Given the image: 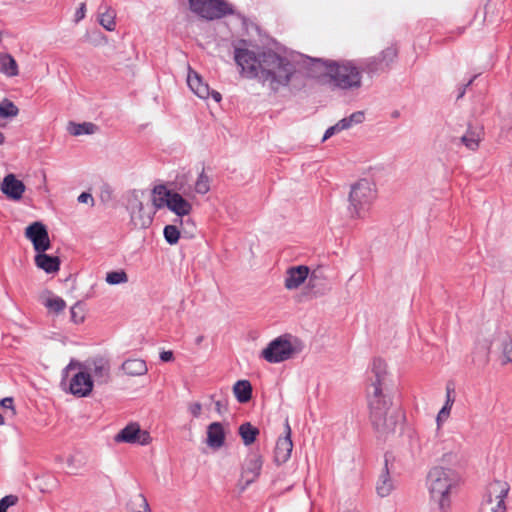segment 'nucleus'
I'll return each mask as SVG.
<instances>
[{"label":"nucleus","instance_id":"1","mask_svg":"<svg viewBox=\"0 0 512 512\" xmlns=\"http://www.w3.org/2000/svg\"><path fill=\"white\" fill-rule=\"evenodd\" d=\"M234 59L245 77L258 79L273 92L287 86L297 73L295 65L289 59L273 50L256 54L247 48H235Z\"/></svg>","mask_w":512,"mask_h":512},{"label":"nucleus","instance_id":"2","mask_svg":"<svg viewBox=\"0 0 512 512\" xmlns=\"http://www.w3.org/2000/svg\"><path fill=\"white\" fill-rule=\"evenodd\" d=\"M367 387V401L371 424L379 437L395 432L398 414L392 410V400L385 392L387 389L386 363L381 358L372 362Z\"/></svg>","mask_w":512,"mask_h":512},{"label":"nucleus","instance_id":"3","mask_svg":"<svg viewBox=\"0 0 512 512\" xmlns=\"http://www.w3.org/2000/svg\"><path fill=\"white\" fill-rule=\"evenodd\" d=\"M305 64L309 77L326 74L329 76L331 83L342 90L361 87V71L350 61L338 63L333 60L307 57Z\"/></svg>","mask_w":512,"mask_h":512},{"label":"nucleus","instance_id":"4","mask_svg":"<svg viewBox=\"0 0 512 512\" xmlns=\"http://www.w3.org/2000/svg\"><path fill=\"white\" fill-rule=\"evenodd\" d=\"M459 482V475L451 468L433 467L427 475V485L431 498L438 502L441 510L449 505V493Z\"/></svg>","mask_w":512,"mask_h":512},{"label":"nucleus","instance_id":"5","mask_svg":"<svg viewBox=\"0 0 512 512\" xmlns=\"http://www.w3.org/2000/svg\"><path fill=\"white\" fill-rule=\"evenodd\" d=\"M376 199L375 185L367 179H361L351 186L348 212L351 218L363 219L369 213Z\"/></svg>","mask_w":512,"mask_h":512},{"label":"nucleus","instance_id":"6","mask_svg":"<svg viewBox=\"0 0 512 512\" xmlns=\"http://www.w3.org/2000/svg\"><path fill=\"white\" fill-rule=\"evenodd\" d=\"M302 350L301 342L289 334L272 340L261 352V357L269 363H280L291 359Z\"/></svg>","mask_w":512,"mask_h":512},{"label":"nucleus","instance_id":"7","mask_svg":"<svg viewBox=\"0 0 512 512\" xmlns=\"http://www.w3.org/2000/svg\"><path fill=\"white\" fill-rule=\"evenodd\" d=\"M153 205L156 209L167 207L170 211L179 217L189 215L192 211V204L187 201L180 193L174 192L160 184L153 188Z\"/></svg>","mask_w":512,"mask_h":512},{"label":"nucleus","instance_id":"8","mask_svg":"<svg viewBox=\"0 0 512 512\" xmlns=\"http://www.w3.org/2000/svg\"><path fill=\"white\" fill-rule=\"evenodd\" d=\"M192 13L207 21L222 19L235 14L227 0H187Z\"/></svg>","mask_w":512,"mask_h":512},{"label":"nucleus","instance_id":"9","mask_svg":"<svg viewBox=\"0 0 512 512\" xmlns=\"http://www.w3.org/2000/svg\"><path fill=\"white\" fill-rule=\"evenodd\" d=\"M82 366H84V368L86 369L85 372H89L90 375L92 374L99 384H106L109 382L110 363L108 359L102 356L90 358L84 363V365L74 360H71V362L64 369V373L67 375L69 370L74 369L75 367Z\"/></svg>","mask_w":512,"mask_h":512},{"label":"nucleus","instance_id":"10","mask_svg":"<svg viewBox=\"0 0 512 512\" xmlns=\"http://www.w3.org/2000/svg\"><path fill=\"white\" fill-rule=\"evenodd\" d=\"M262 466L263 458L259 451L251 450L242 465L241 478L245 482L241 488L242 491L257 480L260 476Z\"/></svg>","mask_w":512,"mask_h":512},{"label":"nucleus","instance_id":"11","mask_svg":"<svg viewBox=\"0 0 512 512\" xmlns=\"http://www.w3.org/2000/svg\"><path fill=\"white\" fill-rule=\"evenodd\" d=\"M25 236L32 242L36 252H45L51 247L47 227L40 221L27 226Z\"/></svg>","mask_w":512,"mask_h":512},{"label":"nucleus","instance_id":"12","mask_svg":"<svg viewBox=\"0 0 512 512\" xmlns=\"http://www.w3.org/2000/svg\"><path fill=\"white\" fill-rule=\"evenodd\" d=\"M114 439L117 443H137L140 445H147L151 442L149 432L141 430L138 423L128 424L120 430Z\"/></svg>","mask_w":512,"mask_h":512},{"label":"nucleus","instance_id":"13","mask_svg":"<svg viewBox=\"0 0 512 512\" xmlns=\"http://www.w3.org/2000/svg\"><path fill=\"white\" fill-rule=\"evenodd\" d=\"M292 449L293 442L291 439V427L288 419H286L284 424V436L279 437L276 442L274 450V462L277 465L286 463L290 459Z\"/></svg>","mask_w":512,"mask_h":512},{"label":"nucleus","instance_id":"14","mask_svg":"<svg viewBox=\"0 0 512 512\" xmlns=\"http://www.w3.org/2000/svg\"><path fill=\"white\" fill-rule=\"evenodd\" d=\"M484 137V128L482 125L468 124L464 135L459 138H453L452 143L456 146L462 144L470 151L478 150L480 142Z\"/></svg>","mask_w":512,"mask_h":512},{"label":"nucleus","instance_id":"15","mask_svg":"<svg viewBox=\"0 0 512 512\" xmlns=\"http://www.w3.org/2000/svg\"><path fill=\"white\" fill-rule=\"evenodd\" d=\"M93 389V379L89 372L79 371L73 375L69 385L71 394L77 397L88 396Z\"/></svg>","mask_w":512,"mask_h":512},{"label":"nucleus","instance_id":"16","mask_svg":"<svg viewBox=\"0 0 512 512\" xmlns=\"http://www.w3.org/2000/svg\"><path fill=\"white\" fill-rule=\"evenodd\" d=\"M0 189L8 199L19 201L23 197L26 186L21 180L17 179L15 174L9 173L4 176Z\"/></svg>","mask_w":512,"mask_h":512},{"label":"nucleus","instance_id":"17","mask_svg":"<svg viewBox=\"0 0 512 512\" xmlns=\"http://www.w3.org/2000/svg\"><path fill=\"white\" fill-rule=\"evenodd\" d=\"M392 455L385 453L384 466L376 483V492L380 497H387L394 490V482L390 475L389 461Z\"/></svg>","mask_w":512,"mask_h":512},{"label":"nucleus","instance_id":"18","mask_svg":"<svg viewBox=\"0 0 512 512\" xmlns=\"http://www.w3.org/2000/svg\"><path fill=\"white\" fill-rule=\"evenodd\" d=\"M309 268L305 265L293 266L287 269L284 286L288 290L299 288L308 278Z\"/></svg>","mask_w":512,"mask_h":512},{"label":"nucleus","instance_id":"19","mask_svg":"<svg viewBox=\"0 0 512 512\" xmlns=\"http://www.w3.org/2000/svg\"><path fill=\"white\" fill-rule=\"evenodd\" d=\"M509 489L510 487L507 482L494 480L487 485L482 502H505Z\"/></svg>","mask_w":512,"mask_h":512},{"label":"nucleus","instance_id":"20","mask_svg":"<svg viewBox=\"0 0 512 512\" xmlns=\"http://www.w3.org/2000/svg\"><path fill=\"white\" fill-rule=\"evenodd\" d=\"M187 84L189 88L202 99H207L210 97V88L207 83H205L202 77L195 71L189 69L187 76Z\"/></svg>","mask_w":512,"mask_h":512},{"label":"nucleus","instance_id":"21","mask_svg":"<svg viewBox=\"0 0 512 512\" xmlns=\"http://www.w3.org/2000/svg\"><path fill=\"white\" fill-rule=\"evenodd\" d=\"M35 264L48 274L56 273L60 269V259L57 256L46 254L45 252H37L35 256Z\"/></svg>","mask_w":512,"mask_h":512},{"label":"nucleus","instance_id":"22","mask_svg":"<svg viewBox=\"0 0 512 512\" xmlns=\"http://www.w3.org/2000/svg\"><path fill=\"white\" fill-rule=\"evenodd\" d=\"M225 442V432L220 422H213L207 427V444L211 448H220Z\"/></svg>","mask_w":512,"mask_h":512},{"label":"nucleus","instance_id":"23","mask_svg":"<svg viewBox=\"0 0 512 512\" xmlns=\"http://www.w3.org/2000/svg\"><path fill=\"white\" fill-rule=\"evenodd\" d=\"M359 70L368 74L369 76H373L375 74H379L387 70L379 56H373L366 58L360 62Z\"/></svg>","mask_w":512,"mask_h":512},{"label":"nucleus","instance_id":"24","mask_svg":"<svg viewBox=\"0 0 512 512\" xmlns=\"http://www.w3.org/2000/svg\"><path fill=\"white\" fill-rule=\"evenodd\" d=\"M0 72L7 77H15L19 74L16 60L7 52L0 53Z\"/></svg>","mask_w":512,"mask_h":512},{"label":"nucleus","instance_id":"25","mask_svg":"<svg viewBox=\"0 0 512 512\" xmlns=\"http://www.w3.org/2000/svg\"><path fill=\"white\" fill-rule=\"evenodd\" d=\"M233 393L239 403H247L252 398V385L248 380H238L233 386Z\"/></svg>","mask_w":512,"mask_h":512},{"label":"nucleus","instance_id":"26","mask_svg":"<svg viewBox=\"0 0 512 512\" xmlns=\"http://www.w3.org/2000/svg\"><path fill=\"white\" fill-rule=\"evenodd\" d=\"M121 368L129 376H141L147 372L146 362L141 359H127Z\"/></svg>","mask_w":512,"mask_h":512},{"label":"nucleus","instance_id":"27","mask_svg":"<svg viewBox=\"0 0 512 512\" xmlns=\"http://www.w3.org/2000/svg\"><path fill=\"white\" fill-rule=\"evenodd\" d=\"M259 433V429L253 426L250 422H244L238 428V434L245 446L252 445L256 441Z\"/></svg>","mask_w":512,"mask_h":512},{"label":"nucleus","instance_id":"28","mask_svg":"<svg viewBox=\"0 0 512 512\" xmlns=\"http://www.w3.org/2000/svg\"><path fill=\"white\" fill-rule=\"evenodd\" d=\"M153 217L151 213L144 211V205L130 214V222L134 228H147L151 225Z\"/></svg>","mask_w":512,"mask_h":512},{"label":"nucleus","instance_id":"29","mask_svg":"<svg viewBox=\"0 0 512 512\" xmlns=\"http://www.w3.org/2000/svg\"><path fill=\"white\" fill-rule=\"evenodd\" d=\"M115 11L106 5H101L99 8V24L107 31L115 30Z\"/></svg>","mask_w":512,"mask_h":512},{"label":"nucleus","instance_id":"30","mask_svg":"<svg viewBox=\"0 0 512 512\" xmlns=\"http://www.w3.org/2000/svg\"><path fill=\"white\" fill-rule=\"evenodd\" d=\"M98 127L91 122H83V123H69V132L74 136L80 135H90L95 133Z\"/></svg>","mask_w":512,"mask_h":512},{"label":"nucleus","instance_id":"31","mask_svg":"<svg viewBox=\"0 0 512 512\" xmlns=\"http://www.w3.org/2000/svg\"><path fill=\"white\" fill-rule=\"evenodd\" d=\"M127 507L131 512H151L146 497L139 493L135 495L128 503Z\"/></svg>","mask_w":512,"mask_h":512},{"label":"nucleus","instance_id":"32","mask_svg":"<svg viewBox=\"0 0 512 512\" xmlns=\"http://www.w3.org/2000/svg\"><path fill=\"white\" fill-rule=\"evenodd\" d=\"M143 195V192L133 190L130 191L126 196V209L128 210L129 214L132 212H135L136 209L141 208L143 206V202L141 200V196Z\"/></svg>","mask_w":512,"mask_h":512},{"label":"nucleus","instance_id":"33","mask_svg":"<svg viewBox=\"0 0 512 512\" xmlns=\"http://www.w3.org/2000/svg\"><path fill=\"white\" fill-rule=\"evenodd\" d=\"M19 108L9 99L4 98L0 102V117L1 118H12L17 116Z\"/></svg>","mask_w":512,"mask_h":512},{"label":"nucleus","instance_id":"34","mask_svg":"<svg viewBox=\"0 0 512 512\" xmlns=\"http://www.w3.org/2000/svg\"><path fill=\"white\" fill-rule=\"evenodd\" d=\"M379 58L381 59L383 66H385L386 69L390 67V65L395 61V59L398 56V49L395 45H391L384 50H382L378 54Z\"/></svg>","mask_w":512,"mask_h":512},{"label":"nucleus","instance_id":"35","mask_svg":"<svg viewBox=\"0 0 512 512\" xmlns=\"http://www.w3.org/2000/svg\"><path fill=\"white\" fill-rule=\"evenodd\" d=\"M165 241L170 245L178 243L180 238V231L175 225H166L163 230Z\"/></svg>","mask_w":512,"mask_h":512},{"label":"nucleus","instance_id":"36","mask_svg":"<svg viewBox=\"0 0 512 512\" xmlns=\"http://www.w3.org/2000/svg\"><path fill=\"white\" fill-rule=\"evenodd\" d=\"M106 282L110 285L126 283L128 275L124 270L111 271L106 274Z\"/></svg>","mask_w":512,"mask_h":512},{"label":"nucleus","instance_id":"37","mask_svg":"<svg viewBox=\"0 0 512 512\" xmlns=\"http://www.w3.org/2000/svg\"><path fill=\"white\" fill-rule=\"evenodd\" d=\"M307 287L314 297L323 296L330 290L326 280H321V282L314 283L308 281Z\"/></svg>","mask_w":512,"mask_h":512},{"label":"nucleus","instance_id":"38","mask_svg":"<svg viewBox=\"0 0 512 512\" xmlns=\"http://www.w3.org/2000/svg\"><path fill=\"white\" fill-rule=\"evenodd\" d=\"M210 190V180L209 177L205 174L204 169L199 174L197 181L195 183V191L198 194H206Z\"/></svg>","mask_w":512,"mask_h":512},{"label":"nucleus","instance_id":"39","mask_svg":"<svg viewBox=\"0 0 512 512\" xmlns=\"http://www.w3.org/2000/svg\"><path fill=\"white\" fill-rule=\"evenodd\" d=\"M44 305L48 309L53 310L56 313H59V312L63 311L64 308L66 307L65 301L62 298L58 297V296H54L52 298H48L45 301Z\"/></svg>","mask_w":512,"mask_h":512},{"label":"nucleus","instance_id":"40","mask_svg":"<svg viewBox=\"0 0 512 512\" xmlns=\"http://www.w3.org/2000/svg\"><path fill=\"white\" fill-rule=\"evenodd\" d=\"M479 512H506L505 502H482Z\"/></svg>","mask_w":512,"mask_h":512},{"label":"nucleus","instance_id":"41","mask_svg":"<svg viewBox=\"0 0 512 512\" xmlns=\"http://www.w3.org/2000/svg\"><path fill=\"white\" fill-rule=\"evenodd\" d=\"M70 313H71V320L75 324H79L84 321L83 310L79 303H76L74 306L71 307Z\"/></svg>","mask_w":512,"mask_h":512},{"label":"nucleus","instance_id":"42","mask_svg":"<svg viewBox=\"0 0 512 512\" xmlns=\"http://www.w3.org/2000/svg\"><path fill=\"white\" fill-rule=\"evenodd\" d=\"M18 496L16 495H6L0 500V504L3 505L5 509H8L11 506H14L18 502Z\"/></svg>","mask_w":512,"mask_h":512},{"label":"nucleus","instance_id":"43","mask_svg":"<svg viewBox=\"0 0 512 512\" xmlns=\"http://www.w3.org/2000/svg\"><path fill=\"white\" fill-rule=\"evenodd\" d=\"M451 408L452 407L444 405L441 408V410L438 412V415L436 418L438 427L442 424V422H444L449 417Z\"/></svg>","mask_w":512,"mask_h":512},{"label":"nucleus","instance_id":"44","mask_svg":"<svg viewBox=\"0 0 512 512\" xmlns=\"http://www.w3.org/2000/svg\"><path fill=\"white\" fill-rule=\"evenodd\" d=\"M347 119L349 120L351 126H353L362 123L365 119V115L364 112L362 111H356L352 113L350 116H348Z\"/></svg>","mask_w":512,"mask_h":512},{"label":"nucleus","instance_id":"45","mask_svg":"<svg viewBox=\"0 0 512 512\" xmlns=\"http://www.w3.org/2000/svg\"><path fill=\"white\" fill-rule=\"evenodd\" d=\"M13 398L12 397H5L3 398L2 400H0V406L2 408H6V409H9L11 410L12 412V415H15L16 414V411H15V408H14V405H13Z\"/></svg>","mask_w":512,"mask_h":512},{"label":"nucleus","instance_id":"46","mask_svg":"<svg viewBox=\"0 0 512 512\" xmlns=\"http://www.w3.org/2000/svg\"><path fill=\"white\" fill-rule=\"evenodd\" d=\"M307 279L312 283L321 282V280H325L320 269H315L311 273L309 272V276Z\"/></svg>","mask_w":512,"mask_h":512},{"label":"nucleus","instance_id":"47","mask_svg":"<svg viewBox=\"0 0 512 512\" xmlns=\"http://www.w3.org/2000/svg\"><path fill=\"white\" fill-rule=\"evenodd\" d=\"M503 355L508 362H512V340L504 344Z\"/></svg>","mask_w":512,"mask_h":512},{"label":"nucleus","instance_id":"48","mask_svg":"<svg viewBox=\"0 0 512 512\" xmlns=\"http://www.w3.org/2000/svg\"><path fill=\"white\" fill-rule=\"evenodd\" d=\"M339 132H341V131H340L339 127L337 126V124L329 127L324 133L322 142L326 141L328 138H330L331 136H333L334 134L339 133Z\"/></svg>","mask_w":512,"mask_h":512},{"label":"nucleus","instance_id":"49","mask_svg":"<svg viewBox=\"0 0 512 512\" xmlns=\"http://www.w3.org/2000/svg\"><path fill=\"white\" fill-rule=\"evenodd\" d=\"M85 12H86V5L84 3H82L80 5V7L75 12V15H74L75 22L81 21L85 17Z\"/></svg>","mask_w":512,"mask_h":512},{"label":"nucleus","instance_id":"50","mask_svg":"<svg viewBox=\"0 0 512 512\" xmlns=\"http://www.w3.org/2000/svg\"><path fill=\"white\" fill-rule=\"evenodd\" d=\"M189 410L194 417H199L202 410V405L199 402H195L190 405Z\"/></svg>","mask_w":512,"mask_h":512},{"label":"nucleus","instance_id":"51","mask_svg":"<svg viewBox=\"0 0 512 512\" xmlns=\"http://www.w3.org/2000/svg\"><path fill=\"white\" fill-rule=\"evenodd\" d=\"M476 77V75L473 76L465 85L459 88L457 99H460L465 95L467 87H469L473 83Z\"/></svg>","mask_w":512,"mask_h":512},{"label":"nucleus","instance_id":"52","mask_svg":"<svg viewBox=\"0 0 512 512\" xmlns=\"http://www.w3.org/2000/svg\"><path fill=\"white\" fill-rule=\"evenodd\" d=\"M453 391L454 390L449 385L446 387V402L444 405L452 407L454 403V398L451 396V393Z\"/></svg>","mask_w":512,"mask_h":512},{"label":"nucleus","instance_id":"53","mask_svg":"<svg viewBox=\"0 0 512 512\" xmlns=\"http://www.w3.org/2000/svg\"><path fill=\"white\" fill-rule=\"evenodd\" d=\"M215 410L219 413V414H222L223 412L227 411V405L224 401L222 400H216L215 401Z\"/></svg>","mask_w":512,"mask_h":512},{"label":"nucleus","instance_id":"54","mask_svg":"<svg viewBox=\"0 0 512 512\" xmlns=\"http://www.w3.org/2000/svg\"><path fill=\"white\" fill-rule=\"evenodd\" d=\"M160 359L163 361V362H169V361H172L174 359V355H173V352L172 351H162L160 353Z\"/></svg>","mask_w":512,"mask_h":512},{"label":"nucleus","instance_id":"55","mask_svg":"<svg viewBox=\"0 0 512 512\" xmlns=\"http://www.w3.org/2000/svg\"><path fill=\"white\" fill-rule=\"evenodd\" d=\"M336 124L339 127L340 131H343V130H346V129H349L350 127H352L351 124L349 123V120L347 119V117L339 120Z\"/></svg>","mask_w":512,"mask_h":512},{"label":"nucleus","instance_id":"56","mask_svg":"<svg viewBox=\"0 0 512 512\" xmlns=\"http://www.w3.org/2000/svg\"><path fill=\"white\" fill-rule=\"evenodd\" d=\"M88 200H91L92 202L94 201L93 200V197L90 193H87V192H82L79 196H78V201L80 203H87Z\"/></svg>","mask_w":512,"mask_h":512},{"label":"nucleus","instance_id":"57","mask_svg":"<svg viewBox=\"0 0 512 512\" xmlns=\"http://www.w3.org/2000/svg\"><path fill=\"white\" fill-rule=\"evenodd\" d=\"M210 96L216 101L220 102L222 99L221 94L218 91L210 90Z\"/></svg>","mask_w":512,"mask_h":512},{"label":"nucleus","instance_id":"58","mask_svg":"<svg viewBox=\"0 0 512 512\" xmlns=\"http://www.w3.org/2000/svg\"><path fill=\"white\" fill-rule=\"evenodd\" d=\"M5 141V136L2 132H0V145H2Z\"/></svg>","mask_w":512,"mask_h":512},{"label":"nucleus","instance_id":"59","mask_svg":"<svg viewBox=\"0 0 512 512\" xmlns=\"http://www.w3.org/2000/svg\"><path fill=\"white\" fill-rule=\"evenodd\" d=\"M5 424V418L4 416L0 413V425H4Z\"/></svg>","mask_w":512,"mask_h":512},{"label":"nucleus","instance_id":"60","mask_svg":"<svg viewBox=\"0 0 512 512\" xmlns=\"http://www.w3.org/2000/svg\"><path fill=\"white\" fill-rule=\"evenodd\" d=\"M0 512H7V509L3 507V505L0 504Z\"/></svg>","mask_w":512,"mask_h":512},{"label":"nucleus","instance_id":"61","mask_svg":"<svg viewBox=\"0 0 512 512\" xmlns=\"http://www.w3.org/2000/svg\"><path fill=\"white\" fill-rule=\"evenodd\" d=\"M202 339H203V337H202V336L198 337V338H197V343H200V342L202 341Z\"/></svg>","mask_w":512,"mask_h":512},{"label":"nucleus","instance_id":"62","mask_svg":"<svg viewBox=\"0 0 512 512\" xmlns=\"http://www.w3.org/2000/svg\"><path fill=\"white\" fill-rule=\"evenodd\" d=\"M104 197H110V194H104V195L102 194L101 198H104Z\"/></svg>","mask_w":512,"mask_h":512},{"label":"nucleus","instance_id":"63","mask_svg":"<svg viewBox=\"0 0 512 512\" xmlns=\"http://www.w3.org/2000/svg\"><path fill=\"white\" fill-rule=\"evenodd\" d=\"M104 197H110V194H104V195L102 194L101 198H104Z\"/></svg>","mask_w":512,"mask_h":512},{"label":"nucleus","instance_id":"64","mask_svg":"<svg viewBox=\"0 0 512 512\" xmlns=\"http://www.w3.org/2000/svg\"><path fill=\"white\" fill-rule=\"evenodd\" d=\"M104 197H110V194H104V195L102 194L101 198H104Z\"/></svg>","mask_w":512,"mask_h":512}]
</instances>
